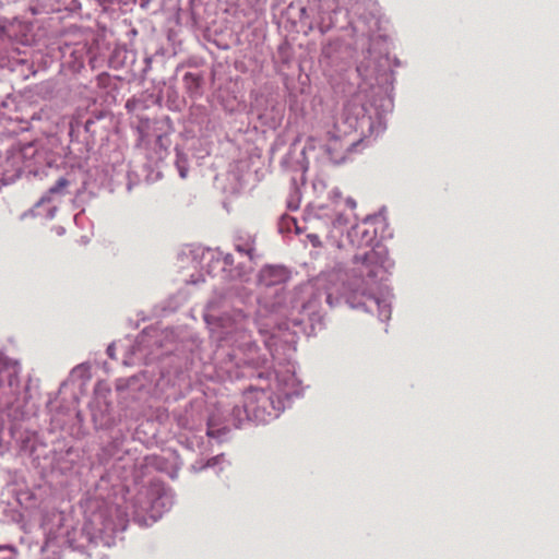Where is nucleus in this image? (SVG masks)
<instances>
[{
	"label": "nucleus",
	"mask_w": 559,
	"mask_h": 559,
	"mask_svg": "<svg viewBox=\"0 0 559 559\" xmlns=\"http://www.w3.org/2000/svg\"><path fill=\"white\" fill-rule=\"evenodd\" d=\"M68 175H69V173H68V170H66L64 174L60 175L57 178L56 182L48 189V197H43L39 200V202L36 204V207H39L41 205V203L46 202L47 200H49L52 197L66 193V189L69 185Z\"/></svg>",
	"instance_id": "f257e3e1"
},
{
	"label": "nucleus",
	"mask_w": 559,
	"mask_h": 559,
	"mask_svg": "<svg viewBox=\"0 0 559 559\" xmlns=\"http://www.w3.org/2000/svg\"><path fill=\"white\" fill-rule=\"evenodd\" d=\"M66 515L63 512H56L52 514L51 522L52 526H56V531L50 528V534L57 537H68L70 535V530L64 526Z\"/></svg>",
	"instance_id": "f03ea898"
},
{
	"label": "nucleus",
	"mask_w": 559,
	"mask_h": 559,
	"mask_svg": "<svg viewBox=\"0 0 559 559\" xmlns=\"http://www.w3.org/2000/svg\"><path fill=\"white\" fill-rule=\"evenodd\" d=\"M0 551L4 552V556L1 559H15V550L10 545L0 546Z\"/></svg>",
	"instance_id": "7ed1b4c3"
},
{
	"label": "nucleus",
	"mask_w": 559,
	"mask_h": 559,
	"mask_svg": "<svg viewBox=\"0 0 559 559\" xmlns=\"http://www.w3.org/2000/svg\"><path fill=\"white\" fill-rule=\"evenodd\" d=\"M52 231H55L57 236L61 237L66 235L67 228L64 226H55Z\"/></svg>",
	"instance_id": "20e7f679"
},
{
	"label": "nucleus",
	"mask_w": 559,
	"mask_h": 559,
	"mask_svg": "<svg viewBox=\"0 0 559 559\" xmlns=\"http://www.w3.org/2000/svg\"><path fill=\"white\" fill-rule=\"evenodd\" d=\"M58 168V165L56 167L52 165V163H48V173L47 175H52V173Z\"/></svg>",
	"instance_id": "39448f33"
},
{
	"label": "nucleus",
	"mask_w": 559,
	"mask_h": 559,
	"mask_svg": "<svg viewBox=\"0 0 559 559\" xmlns=\"http://www.w3.org/2000/svg\"><path fill=\"white\" fill-rule=\"evenodd\" d=\"M56 211H57L56 206H52L51 209H49V211L47 213V217L48 218H53Z\"/></svg>",
	"instance_id": "423d86ee"
},
{
	"label": "nucleus",
	"mask_w": 559,
	"mask_h": 559,
	"mask_svg": "<svg viewBox=\"0 0 559 559\" xmlns=\"http://www.w3.org/2000/svg\"><path fill=\"white\" fill-rule=\"evenodd\" d=\"M32 13H33V14H36V13H37V11H36L35 9H32Z\"/></svg>",
	"instance_id": "0eeeda50"
},
{
	"label": "nucleus",
	"mask_w": 559,
	"mask_h": 559,
	"mask_svg": "<svg viewBox=\"0 0 559 559\" xmlns=\"http://www.w3.org/2000/svg\"><path fill=\"white\" fill-rule=\"evenodd\" d=\"M46 559H56V558H46Z\"/></svg>",
	"instance_id": "6e6552de"
}]
</instances>
